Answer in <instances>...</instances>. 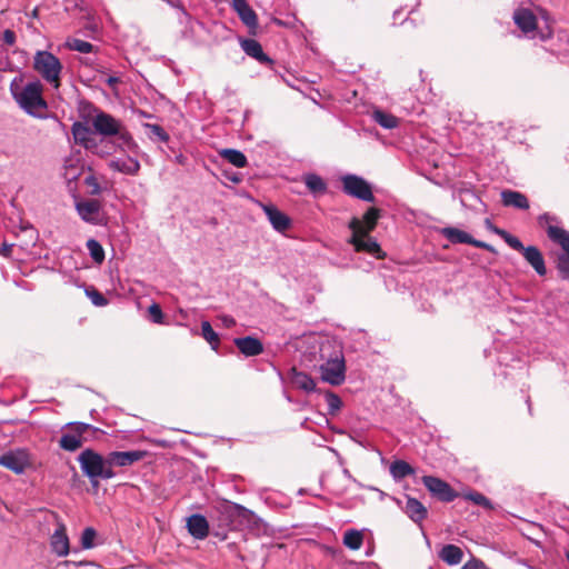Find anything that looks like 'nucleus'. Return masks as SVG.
<instances>
[{"instance_id": "50", "label": "nucleus", "mask_w": 569, "mask_h": 569, "mask_svg": "<svg viewBox=\"0 0 569 569\" xmlns=\"http://www.w3.org/2000/svg\"><path fill=\"white\" fill-rule=\"evenodd\" d=\"M482 562L478 560H471L466 562L461 569H481Z\"/></svg>"}, {"instance_id": "11", "label": "nucleus", "mask_w": 569, "mask_h": 569, "mask_svg": "<svg viewBox=\"0 0 569 569\" xmlns=\"http://www.w3.org/2000/svg\"><path fill=\"white\" fill-rule=\"evenodd\" d=\"M343 191L363 201H375L370 184L361 177L355 174H347L342 178Z\"/></svg>"}, {"instance_id": "35", "label": "nucleus", "mask_w": 569, "mask_h": 569, "mask_svg": "<svg viewBox=\"0 0 569 569\" xmlns=\"http://www.w3.org/2000/svg\"><path fill=\"white\" fill-rule=\"evenodd\" d=\"M362 542L363 535L356 529L347 530L343 535V545L351 550L360 549Z\"/></svg>"}, {"instance_id": "51", "label": "nucleus", "mask_w": 569, "mask_h": 569, "mask_svg": "<svg viewBox=\"0 0 569 569\" xmlns=\"http://www.w3.org/2000/svg\"><path fill=\"white\" fill-rule=\"evenodd\" d=\"M11 249H12V244L3 242L0 248V253L4 257H8L11 253Z\"/></svg>"}, {"instance_id": "14", "label": "nucleus", "mask_w": 569, "mask_h": 569, "mask_svg": "<svg viewBox=\"0 0 569 569\" xmlns=\"http://www.w3.org/2000/svg\"><path fill=\"white\" fill-rule=\"evenodd\" d=\"M53 516L57 519V528L50 537L51 551L58 557H66L70 551V542L67 535V528L56 513Z\"/></svg>"}, {"instance_id": "9", "label": "nucleus", "mask_w": 569, "mask_h": 569, "mask_svg": "<svg viewBox=\"0 0 569 569\" xmlns=\"http://www.w3.org/2000/svg\"><path fill=\"white\" fill-rule=\"evenodd\" d=\"M358 223V218L356 217L349 222V228L352 231L350 243L355 247L356 251H363L376 258H382V251L379 243L370 237V233L361 231Z\"/></svg>"}, {"instance_id": "21", "label": "nucleus", "mask_w": 569, "mask_h": 569, "mask_svg": "<svg viewBox=\"0 0 569 569\" xmlns=\"http://www.w3.org/2000/svg\"><path fill=\"white\" fill-rule=\"evenodd\" d=\"M525 260L533 268L537 274L543 277L547 273V267L545 263L541 251L536 246H528L521 252Z\"/></svg>"}, {"instance_id": "49", "label": "nucleus", "mask_w": 569, "mask_h": 569, "mask_svg": "<svg viewBox=\"0 0 569 569\" xmlns=\"http://www.w3.org/2000/svg\"><path fill=\"white\" fill-rule=\"evenodd\" d=\"M17 41L16 32L11 29H6L2 33V42L9 47L13 46Z\"/></svg>"}, {"instance_id": "8", "label": "nucleus", "mask_w": 569, "mask_h": 569, "mask_svg": "<svg viewBox=\"0 0 569 569\" xmlns=\"http://www.w3.org/2000/svg\"><path fill=\"white\" fill-rule=\"evenodd\" d=\"M513 21L522 33L530 39L546 40L551 37L549 28L540 30L537 26V18L528 8H519L513 12Z\"/></svg>"}, {"instance_id": "37", "label": "nucleus", "mask_w": 569, "mask_h": 569, "mask_svg": "<svg viewBox=\"0 0 569 569\" xmlns=\"http://www.w3.org/2000/svg\"><path fill=\"white\" fill-rule=\"evenodd\" d=\"M64 47L69 50L78 51L81 53H89V52H92V50H93L92 43L81 40V39H78V38L67 39Z\"/></svg>"}, {"instance_id": "13", "label": "nucleus", "mask_w": 569, "mask_h": 569, "mask_svg": "<svg viewBox=\"0 0 569 569\" xmlns=\"http://www.w3.org/2000/svg\"><path fill=\"white\" fill-rule=\"evenodd\" d=\"M76 209L81 219L92 224H101L103 222V212L101 203L96 199H87L78 201Z\"/></svg>"}, {"instance_id": "32", "label": "nucleus", "mask_w": 569, "mask_h": 569, "mask_svg": "<svg viewBox=\"0 0 569 569\" xmlns=\"http://www.w3.org/2000/svg\"><path fill=\"white\" fill-rule=\"evenodd\" d=\"M372 119L385 129H395L399 126V119L382 110H373Z\"/></svg>"}, {"instance_id": "53", "label": "nucleus", "mask_w": 569, "mask_h": 569, "mask_svg": "<svg viewBox=\"0 0 569 569\" xmlns=\"http://www.w3.org/2000/svg\"><path fill=\"white\" fill-rule=\"evenodd\" d=\"M118 78L116 77H109L108 80H107V83L110 86V87H113L116 83H118Z\"/></svg>"}, {"instance_id": "10", "label": "nucleus", "mask_w": 569, "mask_h": 569, "mask_svg": "<svg viewBox=\"0 0 569 569\" xmlns=\"http://www.w3.org/2000/svg\"><path fill=\"white\" fill-rule=\"evenodd\" d=\"M31 455L28 449L17 448L0 456V466L9 469L16 475H22L31 467Z\"/></svg>"}, {"instance_id": "52", "label": "nucleus", "mask_w": 569, "mask_h": 569, "mask_svg": "<svg viewBox=\"0 0 569 569\" xmlns=\"http://www.w3.org/2000/svg\"><path fill=\"white\" fill-rule=\"evenodd\" d=\"M221 320H222L223 325L228 328L234 326V323H236V320L231 316H222Z\"/></svg>"}, {"instance_id": "4", "label": "nucleus", "mask_w": 569, "mask_h": 569, "mask_svg": "<svg viewBox=\"0 0 569 569\" xmlns=\"http://www.w3.org/2000/svg\"><path fill=\"white\" fill-rule=\"evenodd\" d=\"M101 432L98 428L84 422H69L64 426L59 439V447L68 452H74L84 442L94 439Z\"/></svg>"}, {"instance_id": "16", "label": "nucleus", "mask_w": 569, "mask_h": 569, "mask_svg": "<svg viewBox=\"0 0 569 569\" xmlns=\"http://www.w3.org/2000/svg\"><path fill=\"white\" fill-rule=\"evenodd\" d=\"M146 456L144 451L132 450V451H112L108 455L109 467H128L137 461H140Z\"/></svg>"}, {"instance_id": "30", "label": "nucleus", "mask_w": 569, "mask_h": 569, "mask_svg": "<svg viewBox=\"0 0 569 569\" xmlns=\"http://www.w3.org/2000/svg\"><path fill=\"white\" fill-rule=\"evenodd\" d=\"M380 218V210L377 208H370L362 217L358 218V227L361 231L370 233L377 226L378 219Z\"/></svg>"}, {"instance_id": "44", "label": "nucleus", "mask_w": 569, "mask_h": 569, "mask_svg": "<svg viewBox=\"0 0 569 569\" xmlns=\"http://www.w3.org/2000/svg\"><path fill=\"white\" fill-rule=\"evenodd\" d=\"M86 295L97 307H103L108 303V300L104 298V296L92 287L86 289Z\"/></svg>"}, {"instance_id": "25", "label": "nucleus", "mask_w": 569, "mask_h": 569, "mask_svg": "<svg viewBox=\"0 0 569 569\" xmlns=\"http://www.w3.org/2000/svg\"><path fill=\"white\" fill-rule=\"evenodd\" d=\"M403 511L415 523H421L428 515L427 508L419 500L411 497H407Z\"/></svg>"}, {"instance_id": "39", "label": "nucleus", "mask_w": 569, "mask_h": 569, "mask_svg": "<svg viewBox=\"0 0 569 569\" xmlns=\"http://www.w3.org/2000/svg\"><path fill=\"white\" fill-rule=\"evenodd\" d=\"M144 128L148 130L150 139L161 142H167L169 140V134L159 124L146 123Z\"/></svg>"}, {"instance_id": "26", "label": "nucleus", "mask_w": 569, "mask_h": 569, "mask_svg": "<svg viewBox=\"0 0 569 569\" xmlns=\"http://www.w3.org/2000/svg\"><path fill=\"white\" fill-rule=\"evenodd\" d=\"M243 51L260 63H271V59L263 52L261 44L254 39H246L241 42Z\"/></svg>"}, {"instance_id": "43", "label": "nucleus", "mask_w": 569, "mask_h": 569, "mask_svg": "<svg viewBox=\"0 0 569 569\" xmlns=\"http://www.w3.org/2000/svg\"><path fill=\"white\" fill-rule=\"evenodd\" d=\"M81 173V168L73 163V160H67L64 164V178L69 181L77 179Z\"/></svg>"}, {"instance_id": "33", "label": "nucleus", "mask_w": 569, "mask_h": 569, "mask_svg": "<svg viewBox=\"0 0 569 569\" xmlns=\"http://www.w3.org/2000/svg\"><path fill=\"white\" fill-rule=\"evenodd\" d=\"M220 156L227 160L229 163L233 164L237 168H244L247 166L246 156L236 149H222L220 151Z\"/></svg>"}, {"instance_id": "42", "label": "nucleus", "mask_w": 569, "mask_h": 569, "mask_svg": "<svg viewBox=\"0 0 569 569\" xmlns=\"http://www.w3.org/2000/svg\"><path fill=\"white\" fill-rule=\"evenodd\" d=\"M97 532L93 528L88 527L82 531L81 546L83 549H91L94 546V538Z\"/></svg>"}, {"instance_id": "5", "label": "nucleus", "mask_w": 569, "mask_h": 569, "mask_svg": "<svg viewBox=\"0 0 569 569\" xmlns=\"http://www.w3.org/2000/svg\"><path fill=\"white\" fill-rule=\"evenodd\" d=\"M33 69L54 89L60 87L62 63L51 52L39 50L33 57Z\"/></svg>"}, {"instance_id": "41", "label": "nucleus", "mask_w": 569, "mask_h": 569, "mask_svg": "<svg viewBox=\"0 0 569 569\" xmlns=\"http://www.w3.org/2000/svg\"><path fill=\"white\" fill-rule=\"evenodd\" d=\"M201 335L216 350L219 345V337L212 329L210 322L203 321L201 323Z\"/></svg>"}, {"instance_id": "48", "label": "nucleus", "mask_w": 569, "mask_h": 569, "mask_svg": "<svg viewBox=\"0 0 569 569\" xmlns=\"http://www.w3.org/2000/svg\"><path fill=\"white\" fill-rule=\"evenodd\" d=\"M86 184L90 188V193L97 196L100 193L101 188L98 180L93 176H89L84 179Z\"/></svg>"}, {"instance_id": "3", "label": "nucleus", "mask_w": 569, "mask_h": 569, "mask_svg": "<svg viewBox=\"0 0 569 569\" xmlns=\"http://www.w3.org/2000/svg\"><path fill=\"white\" fill-rule=\"evenodd\" d=\"M78 462L82 473L93 485H98V479H111L116 476L112 468L109 467L108 456L104 458L92 449L83 450L78 457Z\"/></svg>"}, {"instance_id": "23", "label": "nucleus", "mask_w": 569, "mask_h": 569, "mask_svg": "<svg viewBox=\"0 0 569 569\" xmlns=\"http://www.w3.org/2000/svg\"><path fill=\"white\" fill-rule=\"evenodd\" d=\"M234 345L247 357H253L262 353L263 346L260 340L253 337L236 338Z\"/></svg>"}, {"instance_id": "19", "label": "nucleus", "mask_w": 569, "mask_h": 569, "mask_svg": "<svg viewBox=\"0 0 569 569\" xmlns=\"http://www.w3.org/2000/svg\"><path fill=\"white\" fill-rule=\"evenodd\" d=\"M231 6L247 27L256 28L258 26V17L247 0H232Z\"/></svg>"}, {"instance_id": "40", "label": "nucleus", "mask_w": 569, "mask_h": 569, "mask_svg": "<svg viewBox=\"0 0 569 569\" xmlns=\"http://www.w3.org/2000/svg\"><path fill=\"white\" fill-rule=\"evenodd\" d=\"M496 232L503 239V241L510 247L512 248L513 250H517L519 252H522L526 247L523 246V243L515 236H512L511 233L505 231V230H500V229H497Z\"/></svg>"}, {"instance_id": "54", "label": "nucleus", "mask_w": 569, "mask_h": 569, "mask_svg": "<svg viewBox=\"0 0 569 569\" xmlns=\"http://www.w3.org/2000/svg\"><path fill=\"white\" fill-rule=\"evenodd\" d=\"M542 219L548 220V219H549V217H548L547 214H543V216H541V217H540V220H542Z\"/></svg>"}, {"instance_id": "1", "label": "nucleus", "mask_w": 569, "mask_h": 569, "mask_svg": "<svg viewBox=\"0 0 569 569\" xmlns=\"http://www.w3.org/2000/svg\"><path fill=\"white\" fill-rule=\"evenodd\" d=\"M10 93L17 104L32 117H41L48 106L42 97L43 86L39 80L23 84V77L18 76L10 82Z\"/></svg>"}, {"instance_id": "46", "label": "nucleus", "mask_w": 569, "mask_h": 569, "mask_svg": "<svg viewBox=\"0 0 569 569\" xmlns=\"http://www.w3.org/2000/svg\"><path fill=\"white\" fill-rule=\"evenodd\" d=\"M149 315L154 323H162L163 313L159 305L152 303L149 309Z\"/></svg>"}, {"instance_id": "22", "label": "nucleus", "mask_w": 569, "mask_h": 569, "mask_svg": "<svg viewBox=\"0 0 569 569\" xmlns=\"http://www.w3.org/2000/svg\"><path fill=\"white\" fill-rule=\"evenodd\" d=\"M109 168L123 174L136 176L140 170V162L132 157H119L110 160Z\"/></svg>"}, {"instance_id": "24", "label": "nucleus", "mask_w": 569, "mask_h": 569, "mask_svg": "<svg viewBox=\"0 0 569 569\" xmlns=\"http://www.w3.org/2000/svg\"><path fill=\"white\" fill-rule=\"evenodd\" d=\"M501 202L505 207H512L516 209L527 210L529 209V201L527 197L515 190H503L501 191Z\"/></svg>"}, {"instance_id": "29", "label": "nucleus", "mask_w": 569, "mask_h": 569, "mask_svg": "<svg viewBox=\"0 0 569 569\" xmlns=\"http://www.w3.org/2000/svg\"><path fill=\"white\" fill-rule=\"evenodd\" d=\"M439 557L442 561L448 563L449 566L458 565L462 561L463 552L461 548L455 545H446L440 553Z\"/></svg>"}, {"instance_id": "6", "label": "nucleus", "mask_w": 569, "mask_h": 569, "mask_svg": "<svg viewBox=\"0 0 569 569\" xmlns=\"http://www.w3.org/2000/svg\"><path fill=\"white\" fill-rule=\"evenodd\" d=\"M71 133L74 142L82 146L89 152L104 157L110 153L108 143L103 139H98L88 123L77 121L71 127Z\"/></svg>"}, {"instance_id": "38", "label": "nucleus", "mask_w": 569, "mask_h": 569, "mask_svg": "<svg viewBox=\"0 0 569 569\" xmlns=\"http://www.w3.org/2000/svg\"><path fill=\"white\" fill-rule=\"evenodd\" d=\"M556 268L560 278L569 281V252H560L557 254Z\"/></svg>"}, {"instance_id": "28", "label": "nucleus", "mask_w": 569, "mask_h": 569, "mask_svg": "<svg viewBox=\"0 0 569 569\" xmlns=\"http://www.w3.org/2000/svg\"><path fill=\"white\" fill-rule=\"evenodd\" d=\"M292 385L306 392H311L316 388L315 380L307 373L298 371L296 368L291 369L290 372Z\"/></svg>"}, {"instance_id": "15", "label": "nucleus", "mask_w": 569, "mask_h": 569, "mask_svg": "<svg viewBox=\"0 0 569 569\" xmlns=\"http://www.w3.org/2000/svg\"><path fill=\"white\" fill-rule=\"evenodd\" d=\"M422 482L426 488L442 501L450 502L457 495L452 488L443 480L433 476H423Z\"/></svg>"}, {"instance_id": "47", "label": "nucleus", "mask_w": 569, "mask_h": 569, "mask_svg": "<svg viewBox=\"0 0 569 569\" xmlns=\"http://www.w3.org/2000/svg\"><path fill=\"white\" fill-rule=\"evenodd\" d=\"M467 498L471 501H473L476 505L478 506H482V507H490V500L485 497L482 493H479V492H471L467 496Z\"/></svg>"}, {"instance_id": "7", "label": "nucleus", "mask_w": 569, "mask_h": 569, "mask_svg": "<svg viewBox=\"0 0 569 569\" xmlns=\"http://www.w3.org/2000/svg\"><path fill=\"white\" fill-rule=\"evenodd\" d=\"M217 511L219 512V520L221 522L220 527L223 529L222 531H216L214 536L219 537L221 540L227 538L226 530L231 529L234 530L243 520H249L251 512L237 503H223L221 505Z\"/></svg>"}, {"instance_id": "45", "label": "nucleus", "mask_w": 569, "mask_h": 569, "mask_svg": "<svg viewBox=\"0 0 569 569\" xmlns=\"http://www.w3.org/2000/svg\"><path fill=\"white\" fill-rule=\"evenodd\" d=\"M326 400L331 412L339 410L342 406L340 397L333 392L327 393Z\"/></svg>"}, {"instance_id": "36", "label": "nucleus", "mask_w": 569, "mask_h": 569, "mask_svg": "<svg viewBox=\"0 0 569 569\" xmlns=\"http://www.w3.org/2000/svg\"><path fill=\"white\" fill-rule=\"evenodd\" d=\"M90 257L97 264H101L104 261L106 254L104 249L96 239H89L86 243Z\"/></svg>"}, {"instance_id": "20", "label": "nucleus", "mask_w": 569, "mask_h": 569, "mask_svg": "<svg viewBox=\"0 0 569 569\" xmlns=\"http://www.w3.org/2000/svg\"><path fill=\"white\" fill-rule=\"evenodd\" d=\"M187 528L189 533L199 540H202L209 535V522L202 515H192L187 519Z\"/></svg>"}, {"instance_id": "34", "label": "nucleus", "mask_w": 569, "mask_h": 569, "mask_svg": "<svg viewBox=\"0 0 569 569\" xmlns=\"http://www.w3.org/2000/svg\"><path fill=\"white\" fill-rule=\"evenodd\" d=\"M303 181L312 193H323L327 190V183L316 173L306 174Z\"/></svg>"}, {"instance_id": "12", "label": "nucleus", "mask_w": 569, "mask_h": 569, "mask_svg": "<svg viewBox=\"0 0 569 569\" xmlns=\"http://www.w3.org/2000/svg\"><path fill=\"white\" fill-rule=\"evenodd\" d=\"M320 373L323 381L339 386L346 378V366L342 356H336L320 366Z\"/></svg>"}, {"instance_id": "27", "label": "nucleus", "mask_w": 569, "mask_h": 569, "mask_svg": "<svg viewBox=\"0 0 569 569\" xmlns=\"http://www.w3.org/2000/svg\"><path fill=\"white\" fill-rule=\"evenodd\" d=\"M547 234L552 242L561 247V252H569V231L561 227L550 224L547 228Z\"/></svg>"}, {"instance_id": "31", "label": "nucleus", "mask_w": 569, "mask_h": 569, "mask_svg": "<svg viewBox=\"0 0 569 569\" xmlns=\"http://www.w3.org/2000/svg\"><path fill=\"white\" fill-rule=\"evenodd\" d=\"M389 471L396 481L415 473V469L405 460H395L390 465Z\"/></svg>"}, {"instance_id": "17", "label": "nucleus", "mask_w": 569, "mask_h": 569, "mask_svg": "<svg viewBox=\"0 0 569 569\" xmlns=\"http://www.w3.org/2000/svg\"><path fill=\"white\" fill-rule=\"evenodd\" d=\"M442 233L452 243H467L476 248L489 249L486 242L473 239L469 233L457 228H445Z\"/></svg>"}, {"instance_id": "2", "label": "nucleus", "mask_w": 569, "mask_h": 569, "mask_svg": "<svg viewBox=\"0 0 569 569\" xmlns=\"http://www.w3.org/2000/svg\"><path fill=\"white\" fill-rule=\"evenodd\" d=\"M87 118L93 127L94 133L102 137H117L120 144L128 150H132L137 147L131 134L123 128L121 121L117 120L111 114L92 108V112L89 113Z\"/></svg>"}, {"instance_id": "18", "label": "nucleus", "mask_w": 569, "mask_h": 569, "mask_svg": "<svg viewBox=\"0 0 569 569\" xmlns=\"http://www.w3.org/2000/svg\"><path fill=\"white\" fill-rule=\"evenodd\" d=\"M262 210L274 230L283 232L290 227L289 217L273 204H262Z\"/></svg>"}, {"instance_id": "55", "label": "nucleus", "mask_w": 569, "mask_h": 569, "mask_svg": "<svg viewBox=\"0 0 569 569\" xmlns=\"http://www.w3.org/2000/svg\"><path fill=\"white\" fill-rule=\"evenodd\" d=\"M70 563H72V562H71V561H68V560H66V561H63V562H62V565H64V566H69Z\"/></svg>"}]
</instances>
